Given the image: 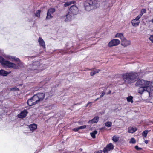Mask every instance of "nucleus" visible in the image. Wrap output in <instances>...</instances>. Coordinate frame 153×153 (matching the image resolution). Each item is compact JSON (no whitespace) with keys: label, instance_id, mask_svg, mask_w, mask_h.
Returning a JSON list of instances; mask_svg holds the SVG:
<instances>
[{"label":"nucleus","instance_id":"nucleus-48","mask_svg":"<svg viewBox=\"0 0 153 153\" xmlns=\"http://www.w3.org/2000/svg\"><path fill=\"white\" fill-rule=\"evenodd\" d=\"M50 108H50H51V109H52V107L51 108V107H50V108Z\"/></svg>","mask_w":153,"mask_h":153},{"label":"nucleus","instance_id":"nucleus-37","mask_svg":"<svg viewBox=\"0 0 153 153\" xmlns=\"http://www.w3.org/2000/svg\"><path fill=\"white\" fill-rule=\"evenodd\" d=\"M35 16L37 18V19L38 16V10L36 11V12L35 13Z\"/></svg>","mask_w":153,"mask_h":153},{"label":"nucleus","instance_id":"nucleus-45","mask_svg":"<svg viewBox=\"0 0 153 153\" xmlns=\"http://www.w3.org/2000/svg\"><path fill=\"white\" fill-rule=\"evenodd\" d=\"M90 104H91L90 102L88 103V104H87V105L86 106H87L88 105H89Z\"/></svg>","mask_w":153,"mask_h":153},{"label":"nucleus","instance_id":"nucleus-11","mask_svg":"<svg viewBox=\"0 0 153 153\" xmlns=\"http://www.w3.org/2000/svg\"><path fill=\"white\" fill-rule=\"evenodd\" d=\"M111 2V0H107L103 1L101 4L102 6L105 8L109 7L112 6V4L110 3Z\"/></svg>","mask_w":153,"mask_h":153},{"label":"nucleus","instance_id":"nucleus-29","mask_svg":"<svg viewBox=\"0 0 153 153\" xmlns=\"http://www.w3.org/2000/svg\"><path fill=\"white\" fill-rule=\"evenodd\" d=\"M146 10L145 9H142L141 11L140 14L138 16H140V18L141 17V16H142V15H143V14L146 13Z\"/></svg>","mask_w":153,"mask_h":153},{"label":"nucleus","instance_id":"nucleus-47","mask_svg":"<svg viewBox=\"0 0 153 153\" xmlns=\"http://www.w3.org/2000/svg\"><path fill=\"white\" fill-rule=\"evenodd\" d=\"M99 98H97L96 99V101H97V100H98V99Z\"/></svg>","mask_w":153,"mask_h":153},{"label":"nucleus","instance_id":"nucleus-23","mask_svg":"<svg viewBox=\"0 0 153 153\" xmlns=\"http://www.w3.org/2000/svg\"><path fill=\"white\" fill-rule=\"evenodd\" d=\"M45 97V94L43 93H39V101L43 100Z\"/></svg>","mask_w":153,"mask_h":153},{"label":"nucleus","instance_id":"nucleus-6","mask_svg":"<svg viewBox=\"0 0 153 153\" xmlns=\"http://www.w3.org/2000/svg\"><path fill=\"white\" fill-rule=\"evenodd\" d=\"M38 96L37 95H34L31 99L28 100L27 102L28 105L32 106L38 103Z\"/></svg>","mask_w":153,"mask_h":153},{"label":"nucleus","instance_id":"nucleus-25","mask_svg":"<svg viewBox=\"0 0 153 153\" xmlns=\"http://www.w3.org/2000/svg\"><path fill=\"white\" fill-rule=\"evenodd\" d=\"M18 62L17 63V66L18 67V69L19 68V67L20 68H22L24 67L23 63L21 62L19 60L17 62Z\"/></svg>","mask_w":153,"mask_h":153},{"label":"nucleus","instance_id":"nucleus-20","mask_svg":"<svg viewBox=\"0 0 153 153\" xmlns=\"http://www.w3.org/2000/svg\"><path fill=\"white\" fill-rule=\"evenodd\" d=\"M137 130V128L135 127L134 128L130 127L128 128V132L129 133H133L135 132Z\"/></svg>","mask_w":153,"mask_h":153},{"label":"nucleus","instance_id":"nucleus-35","mask_svg":"<svg viewBox=\"0 0 153 153\" xmlns=\"http://www.w3.org/2000/svg\"><path fill=\"white\" fill-rule=\"evenodd\" d=\"M149 39L153 43V35H151Z\"/></svg>","mask_w":153,"mask_h":153},{"label":"nucleus","instance_id":"nucleus-16","mask_svg":"<svg viewBox=\"0 0 153 153\" xmlns=\"http://www.w3.org/2000/svg\"><path fill=\"white\" fill-rule=\"evenodd\" d=\"M99 119V118L98 116H96L92 120L89 121L88 123L89 124L96 123L98 122Z\"/></svg>","mask_w":153,"mask_h":153},{"label":"nucleus","instance_id":"nucleus-19","mask_svg":"<svg viewBox=\"0 0 153 153\" xmlns=\"http://www.w3.org/2000/svg\"><path fill=\"white\" fill-rule=\"evenodd\" d=\"M115 37H117L120 38L121 40H122L125 37H124L123 34L122 33H117L115 36Z\"/></svg>","mask_w":153,"mask_h":153},{"label":"nucleus","instance_id":"nucleus-9","mask_svg":"<svg viewBox=\"0 0 153 153\" xmlns=\"http://www.w3.org/2000/svg\"><path fill=\"white\" fill-rule=\"evenodd\" d=\"M140 16H137L135 19H133L131 21L132 25L135 27L138 26L140 23L139 19Z\"/></svg>","mask_w":153,"mask_h":153},{"label":"nucleus","instance_id":"nucleus-51","mask_svg":"<svg viewBox=\"0 0 153 153\" xmlns=\"http://www.w3.org/2000/svg\"><path fill=\"white\" fill-rule=\"evenodd\" d=\"M81 150H82V149H80Z\"/></svg>","mask_w":153,"mask_h":153},{"label":"nucleus","instance_id":"nucleus-50","mask_svg":"<svg viewBox=\"0 0 153 153\" xmlns=\"http://www.w3.org/2000/svg\"><path fill=\"white\" fill-rule=\"evenodd\" d=\"M39 12H40V11H39Z\"/></svg>","mask_w":153,"mask_h":153},{"label":"nucleus","instance_id":"nucleus-3","mask_svg":"<svg viewBox=\"0 0 153 153\" xmlns=\"http://www.w3.org/2000/svg\"><path fill=\"white\" fill-rule=\"evenodd\" d=\"M98 6L97 1L95 0H87L85 2L84 4L85 9L86 10L88 11L96 8Z\"/></svg>","mask_w":153,"mask_h":153},{"label":"nucleus","instance_id":"nucleus-28","mask_svg":"<svg viewBox=\"0 0 153 153\" xmlns=\"http://www.w3.org/2000/svg\"><path fill=\"white\" fill-rule=\"evenodd\" d=\"M149 131L148 130H146L142 133V135L144 137H146L147 134Z\"/></svg>","mask_w":153,"mask_h":153},{"label":"nucleus","instance_id":"nucleus-5","mask_svg":"<svg viewBox=\"0 0 153 153\" xmlns=\"http://www.w3.org/2000/svg\"><path fill=\"white\" fill-rule=\"evenodd\" d=\"M78 8L75 5H73L71 6L69 10V11L68 14L66 15V17L68 18V16L69 17L70 14H72L73 15H76L78 12ZM70 19H65V21H68Z\"/></svg>","mask_w":153,"mask_h":153},{"label":"nucleus","instance_id":"nucleus-27","mask_svg":"<svg viewBox=\"0 0 153 153\" xmlns=\"http://www.w3.org/2000/svg\"><path fill=\"white\" fill-rule=\"evenodd\" d=\"M74 15H72V14H70V15H69V17H70V19H69L68 20V21H65V19H69V17L68 16V18H66V15L65 16V17H64V19H65V22H68V21H70V20H71V19H72V16H73Z\"/></svg>","mask_w":153,"mask_h":153},{"label":"nucleus","instance_id":"nucleus-36","mask_svg":"<svg viewBox=\"0 0 153 153\" xmlns=\"http://www.w3.org/2000/svg\"><path fill=\"white\" fill-rule=\"evenodd\" d=\"M10 90H16V91L19 90V89L18 88H17V87H16L14 88H11L10 89Z\"/></svg>","mask_w":153,"mask_h":153},{"label":"nucleus","instance_id":"nucleus-30","mask_svg":"<svg viewBox=\"0 0 153 153\" xmlns=\"http://www.w3.org/2000/svg\"><path fill=\"white\" fill-rule=\"evenodd\" d=\"M119 139V137L115 136H114L112 138V140L114 142H117L118 140Z\"/></svg>","mask_w":153,"mask_h":153},{"label":"nucleus","instance_id":"nucleus-38","mask_svg":"<svg viewBox=\"0 0 153 153\" xmlns=\"http://www.w3.org/2000/svg\"><path fill=\"white\" fill-rule=\"evenodd\" d=\"M95 74H96L95 71H94L93 72H91L90 73V75L91 76H93Z\"/></svg>","mask_w":153,"mask_h":153},{"label":"nucleus","instance_id":"nucleus-22","mask_svg":"<svg viewBox=\"0 0 153 153\" xmlns=\"http://www.w3.org/2000/svg\"><path fill=\"white\" fill-rule=\"evenodd\" d=\"M46 68V66L45 64H41L39 65V70L42 71Z\"/></svg>","mask_w":153,"mask_h":153},{"label":"nucleus","instance_id":"nucleus-43","mask_svg":"<svg viewBox=\"0 0 153 153\" xmlns=\"http://www.w3.org/2000/svg\"><path fill=\"white\" fill-rule=\"evenodd\" d=\"M100 71V70L99 69L96 70L94 71H95L96 74L97 73H98Z\"/></svg>","mask_w":153,"mask_h":153},{"label":"nucleus","instance_id":"nucleus-2","mask_svg":"<svg viewBox=\"0 0 153 153\" xmlns=\"http://www.w3.org/2000/svg\"><path fill=\"white\" fill-rule=\"evenodd\" d=\"M139 75L136 73L131 72L123 74V79L124 81L128 83H131L135 81Z\"/></svg>","mask_w":153,"mask_h":153},{"label":"nucleus","instance_id":"nucleus-33","mask_svg":"<svg viewBox=\"0 0 153 153\" xmlns=\"http://www.w3.org/2000/svg\"><path fill=\"white\" fill-rule=\"evenodd\" d=\"M136 142V141L135 140V139L134 138H132L130 141H129V143H131L132 144L135 143Z\"/></svg>","mask_w":153,"mask_h":153},{"label":"nucleus","instance_id":"nucleus-4","mask_svg":"<svg viewBox=\"0 0 153 153\" xmlns=\"http://www.w3.org/2000/svg\"><path fill=\"white\" fill-rule=\"evenodd\" d=\"M0 60H1V63L6 67L12 68L14 69H18V67L16 64L5 60L2 57Z\"/></svg>","mask_w":153,"mask_h":153},{"label":"nucleus","instance_id":"nucleus-13","mask_svg":"<svg viewBox=\"0 0 153 153\" xmlns=\"http://www.w3.org/2000/svg\"><path fill=\"white\" fill-rule=\"evenodd\" d=\"M113 149V146L111 143L107 145L106 147L105 148L103 149L104 153H108L109 151L111 150H112Z\"/></svg>","mask_w":153,"mask_h":153},{"label":"nucleus","instance_id":"nucleus-40","mask_svg":"<svg viewBox=\"0 0 153 153\" xmlns=\"http://www.w3.org/2000/svg\"><path fill=\"white\" fill-rule=\"evenodd\" d=\"M105 94V92H102V94L100 95V97H102L104 96V95Z\"/></svg>","mask_w":153,"mask_h":153},{"label":"nucleus","instance_id":"nucleus-41","mask_svg":"<svg viewBox=\"0 0 153 153\" xmlns=\"http://www.w3.org/2000/svg\"><path fill=\"white\" fill-rule=\"evenodd\" d=\"M135 147V148L137 150H139L141 149L140 148H139L137 146H136Z\"/></svg>","mask_w":153,"mask_h":153},{"label":"nucleus","instance_id":"nucleus-26","mask_svg":"<svg viewBox=\"0 0 153 153\" xmlns=\"http://www.w3.org/2000/svg\"><path fill=\"white\" fill-rule=\"evenodd\" d=\"M112 123L110 121H108L106 122L105 124V126L108 127H110L112 125Z\"/></svg>","mask_w":153,"mask_h":153},{"label":"nucleus","instance_id":"nucleus-18","mask_svg":"<svg viewBox=\"0 0 153 153\" xmlns=\"http://www.w3.org/2000/svg\"><path fill=\"white\" fill-rule=\"evenodd\" d=\"M10 72H7L3 70H0V75L3 76H6Z\"/></svg>","mask_w":153,"mask_h":153},{"label":"nucleus","instance_id":"nucleus-54","mask_svg":"<svg viewBox=\"0 0 153 153\" xmlns=\"http://www.w3.org/2000/svg\"><path fill=\"white\" fill-rule=\"evenodd\" d=\"M69 153H71L70 152H69Z\"/></svg>","mask_w":153,"mask_h":153},{"label":"nucleus","instance_id":"nucleus-7","mask_svg":"<svg viewBox=\"0 0 153 153\" xmlns=\"http://www.w3.org/2000/svg\"><path fill=\"white\" fill-rule=\"evenodd\" d=\"M39 46L40 48L39 49V53H42L45 50V45L44 40L40 38H39Z\"/></svg>","mask_w":153,"mask_h":153},{"label":"nucleus","instance_id":"nucleus-10","mask_svg":"<svg viewBox=\"0 0 153 153\" xmlns=\"http://www.w3.org/2000/svg\"><path fill=\"white\" fill-rule=\"evenodd\" d=\"M55 11V9L54 8H51L49 9L47 11L46 19H49L52 18V15Z\"/></svg>","mask_w":153,"mask_h":153},{"label":"nucleus","instance_id":"nucleus-39","mask_svg":"<svg viewBox=\"0 0 153 153\" xmlns=\"http://www.w3.org/2000/svg\"><path fill=\"white\" fill-rule=\"evenodd\" d=\"M79 130V127L76 128H74L73 129L74 131L76 132L77 131Z\"/></svg>","mask_w":153,"mask_h":153},{"label":"nucleus","instance_id":"nucleus-17","mask_svg":"<svg viewBox=\"0 0 153 153\" xmlns=\"http://www.w3.org/2000/svg\"><path fill=\"white\" fill-rule=\"evenodd\" d=\"M29 128L31 131L33 132L37 128V125L35 124H32L29 126Z\"/></svg>","mask_w":153,"mask_h":153},{"label":"nucleus","instance_id":"nucleus-49","mask_svg":"<svg viewBox=\"0 0 153 153\" xmlns=\"http://www.w3.org/2000/svg\"><path fill=\"white\" fill-rule=\"evenodd\" d=\"M1 57L0 56V59H1Z\"/></svg>","mask_w":153,"mask_h":153},{"label":"nucleus","instance_id":"nucleus-31","mask_svg":"<svg viewBox=\"0 0 153 153\" xmlns=\"http://www.w3.org/2000/svg\"><path fill=\"white\" fill-rule=\"evenodd\" d=\"M38 64V61L36 62H34L33 63V66H37V67H34V68H33V69H36L38 67V65H37Z\"/></svg>","mask_w":153,"mask_h":153},{"label":"nucleus","instance_id":"nucleus-44","mask_svg":"<svg viewBox=\"0 0 153 153\" xmlns=\"http://www.w3.org/2000/svg\"><path fill=\"white\" fill-rule=\"evenodd\" d=\"M145 142L147 144L148 142V140H145Z\"/></svg>","mask_w":153,"mask_h":153},{"label":"nucleus","instance_id":"nucleus-53","mask_svg":"<svg viewBox=\"0 0 153 153\" xmlns=\"http://www.w3.org/2000/svg\"><path fill=\"white\" fill-rule=\"evenodd\" d=\"M0 61L1 62V60H0Z\"/></svg>","mask_w":153,"mask_h":153},{"label":"nucleus","instance_id":"nucleus-32","mask_svg":"<svg viewBox=\"0 0 153 153\" xmlns=\"http://www.w3.org/2000/svg\"><path fill=\"white\" fill-rule=\"evenodd\" d=\"M72 3V1L67 2H66L64 4V6L65 7H67L71 5Z\"/></svg>","mask_w":153,"mask_h":153},{"label":"nucleus","instance_id":"nucleus-12","mask_svg":"<svg viewBox=\"0 0 153 153\" xmlns=\"http://www.w3.org/2000/svg\"><path fill=\"white\" fill-rule=\"evenodd\" d=\"M121 45L125 47L130 45L131 43L130 41L129 40H127L125 38H124L121 40Z\"/></svg>","mask_w":153,"mask_h":153},{"label":"nucleus","instance_id":"nucleus-1","mask_svg":"<svg viewBox=\"0 0 153 153\" xmlns=\"http://www.w3.org/2000/svg\"><path fill=\"white\" fill-rule=\"evenodd\" d=\"M152 84V82L151 81L139 79L135 83V85L139 87L138 89L139 93L142 94L144 91H146L149 93V96H151L153 94Z\"/></svg>","mask_w":153,"mask_h":153},{"label":"nucleus","instance_id":"nucleus-42","mask_svg":"<svg viewBox=\"0 0 153 153\" xmlns=\"http://www.w3.org/2000/svg\"><path fill=\"white\" fill-rule=\"evenodd\" d=\"M102 152L101 150H100L98 151V152H94V153H102Z\"/></svg>","mask_w":153,"mask_h":153},{"label":"nucleus","instance_id":"nucleus-34","mask_svg":"<svg viewBox=\"0 0 153 153\" xmlns=\"http://www.w3.org/2000/svg\"><path fill=\"white\" fill-rule=\"evenodd\" d=\"M86 127V125H83L79 127V129H85Z\"/></svg>","mask_w":153,"mask_h":153},{"label":"nucleus","instance_id":"nucleus-21","mask_svg":"<svg viewBox=\"0 0 153 153\" xmlns=\"http://www.w3.org/2000/svg\"><path fill=\"white\" fill-rule=\"evenodd\" d=\"M133 97L131 96H129L126 98L127 101L128 102H131V103L133 102Z\"/></svg>","mask_w":153,"mask_h":153},{"label":"nucleus","instance_id":"nucleus-24","mask_svg":"<svg viewBox=\"0 0 153 153\" xmlns=\"http://www.w3.org/2000/svg\"><path fill=\"white\" fill-rule=\"evenodd\" d=\"M97 131L95 130L90 133V134L93 138H94L95 137V135L97 134Z\"/></svg>","mask_w":153,"mask_h":153},{"label":"nucleus","instance_id":"nucleus-15","mask_svg":"<svg viewBox=\"0 0 153 153\" xmlns=\"http://www.w3.org/2000/svg\"><path fill=\"white\" fill-rule=\"evenodd\" d=\"M6 58L7 59L10 60L11 61H13L14 60L16 62H18L19 60V59L18 58L10 55H7L6 56Z\"/></svg>","mask_w":153,"mask_h":153},{"label":"nucleus","instance_id":"nucleus-8","mask_svg":"<svg viewBox=\"0 0 153 153\" xmlns=\"http://www.w3.org/2000/svg\"><path fill=\"white\" fill-rule=\"evenodd\" d=\"M120 41L118 39H114L109 42L108 45L109 47L116 46L120 44Z\"/></svg>","mask_w":153,"mask_h":153},{"label":"nucleus","instance_id":"nucleus-52","mask_svg":"<svg viewBox=\"0 0 153 153\" xmlns=\"http://www.w3.org/2000/svg\"><path fill=\"white\" fill-rule=\"evenodd\" d=\"M62 51H60L61 52H62Z\"/></svg>","mask_w":153,"mask_h":153},{"label":"nucleus","instance_id":"nucleus-14","mask_svg":"<svg viewBox=\"0 0 153 153\" xmlns=\"http://www.w3.org/2000/svg\"><path fill=\"white\" fill-rule=\"evenodd\" d=\"M27 113V112L26 110H24L23 111H22L18 115V117L19 118H23L26 116Z\"/></svg>","mask_w":153,"mask_h":153},{"label":"nucleus","instance_id":"nucleus-46","mask_svg":"<svg viewBox=\"0 0 153 153\" xmlns=\"http://www.w3.org/2000/svg\"><path fill=\"white\" fill-rule=\"evenodd\" d=\"M151 22L153 23V19L151 21Z\"/></svg>","mask_w":153,"mask_h":153}]
</instances>
